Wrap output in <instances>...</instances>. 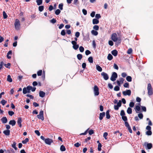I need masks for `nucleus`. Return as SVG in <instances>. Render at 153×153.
<instances>
[{
  "mask_svg": "<svg viewBox=\"0 0 153 153\" xmlns=\"http://www.w3.org/2000/svg\"><path fill=\"white\" fill-rule=\"evenodd\" d=\"M79 50L80 52H82L84 51V49L82 46H81L79 48Z\"/></svg>",
  "mask_w": 153,
  "mask_h": 153,
  "instance_id": "nucleus-53",
  "label": "nucleus"
},
{
  "mask_svg": "<svg viewBox=\"0 0 153 153\" xmlns=\"http://www.w3.org/2000/svg\"><path fill=\"white\" fill-rule=\"evenodd\" d=\"M88 133L90 135H92L94 133V130L92 129L90 130L89 131Z\"/></svg>",
  "mask_w": 153,
  "mask_h": 153,
  "instance_id": "nucleus-59",
  "label": "nucleus"
},
{
  "mask_svg": "<svg viewBox=\"0 0 153 153\" xmlns=\"http://www.w3.org/2000/svg\"><path fill=\"white\" fill-rule=\"evenodd\" d=\"M126 80L129 82H130L132 81V77L130 76H128L126 77Z\"/></svg>",
  "mask_w": 153,
  "mask_h": 153,
  "instance_id": "nucleus-33",
  "label": "nucleus"
},
{
  "mask_svg": "<svg viewBox=\"0 0 153 153\" xmlns=\"http://www.w3.org/2000/svg\"><path fill=\"white\" fill-rule=\"evenodd\" d=\"M110 111L109 110L107 111L106 114V118L108 119H109L110 118V116L109 114Z\"/></svg>",
  "mask_w": 153,
  "mask_h": 153,
  "instance_id": "nucleus-22",
  "label": "nucleus"
},
{
  "mask_svg": "<svg viewBox=\"0 0 153 153\" xmlns=\"http://www.w3.org/2000/svg\"><path fill=\"white\" fill-rule=\"evenodd\" d=\"M27 93H30V90L32 88L31 86L28 85V86H27Z\"/></svg>",
  "mask_w": 153,
  "mask_h": 153,
  "instance_id": "nucleus-27",
  "label": "nucleus"
},
{
  "mask_svg": "<svg viewBox=\"0 0 153 153\" xmlns=\"http://www.w3.org/2000/svg\"><path fill=\"white\" fill-rule=\"evenodd\" d=\"M96 18L97 19H99L101 18V16L100 14H97L95 15Z\"/></svg>",
  "mask_w": 153,
  "mask_h": 153,
  "instance_id": "nucleus-60",
  "label": "nucleus"
},
{
  "mask_svg": "<svg viewBox=\"0 0 153 153\" xmlns=\"http://www.w3.org/2000/svg\"><path fill=\"white\" fill-rule=\"evenodd\" d=\"M120 115L121 116H125V114L124 112V111L123 110H122L121 111Z\"/></svg>",
  "mask_w": 153,
  "mask_h": 153,
  "instance_id": "nucleus-51",
  "label": "nucleus"
},
{
  "mask_svg": "<svg viewBox=\"0 0 153 153\" xmlns=\"http://www.w3.org/2000/svg\"><path fill=\"white\" fill-rule=\"evenodd\" d=\"M93 29L96 30H97L99 29V27L97 25H95L93 27Z\"/></svg>",
  "mask_w": 153,
  "mask_h": 153,
  "instance_id": "nucleus-45",
  "label": "nucleus"
},
{
  "mask_svg": "<svg viewBox=\"0 0 153 153\" xmlns=\"http://www.w3.org/2000/svg\"><path fill=\"white\" fill-rule=\"evenodd\" d=\"M102 145L100 143H99L98 144V150L99 151H100L101 150V147Z\"/></svg>",
  "mask_w": 153,
  "mask_h": 153,
  "instance_id": "nucleus-46",
  "label": "nucleus"
},
{
  "mask_svg": "<svg viewBox=\"0 0 153 153\" xmlns=\"http://www.w3.org/2000/svg\"><path fill=\"white\" fill-rule=\"evenodd\" d=\"M7 101H5V100H2L1 101V103L3 105H4L6 103Z\"/></svg>",
  "mask_w": 153,
  "mask_h": 153,
  "instance_id": "nucleus-52",
  "label": "nucleus"
},
{
  "mask_svg": "<svg viewBox=\"0 0 153 153\" xmlns=\"http://www.w3.org/2000/svg\"><path fill=\"white\" fill-rule=\"evenodd\" d=\"M16 123V122L14 120H10L9 122V124L11 125L12 126H15Z\"/></svg>",
  "mask_w": 153,
  "mask_h": 153,
  "instance_id": "nucleus-19",
  "label": "nucleus"
},
{
  "mask_svg": "<svg viewBox=\"0 0 153 153\" xmlns=\"http://www.w3.org/2000/svg\"><path fill=\"white\" fill-rule=\"evenodd\" d=\"M3 18L4 19H7L8 17V16L7 15L6 13L4 11L3 12Z\"/></svg>",
  "mask_w": 153,
  "mask_h": 153,
  "instance_id": "nucleus-37",
  "label": "nucleus"
},
{
  "mask_svg": "<svg viewBox=\"0 0 153 153\" xmlns=\"http://www.w3.org/2000/svg\"><path fill=\"white\" fill-rule=\"evenodd\" d=\"M144 145L145 146H146L147 149H151L152 147V145L151 143H147L146 142H145Z\"/></svg>",
  "mask_w": 153,
  "mask_h": 153,
  "instance_id": "nucleus-11",
  "label": "nucleus"
},
{
  "mask_svg": "<svg viewBox=\"0 0 153 153\" xmlns=\"http://www.w3.org/2000/svg\"><path fill=\"white\" fill-rule=\"evenodd\" d=\"M114 90L116 91H118L120 90V88L118 86H116L114 87Z\"/></svg>",
  "mask_w": 153,
  "mask_h": 153,
  "instance_id": "nucleus-48",
  "label": "nucleus"
},
{
  "mask_svg": "<svg viewBox=\"0 0 153 153\" xmlns=\"http://www.w3.org/2000/svg\"><path fill=\"white\" fill-rule=\"evenodd\" d=\"M1 120L3 123H5L7 122V119L6 117H3L1 119Z\"/></svg>",
  "mask_w": 153,
  "mask_h": 153,
  "instance_id": "nucleus-15",
  "label": "nucleus"
},
{
  "mask_svg": "<svg viewBox=\"0 0 153 153\" xmlns=\"http://www.w3.org/2000/svg\"><path fill=\"white\" fill-rule=\"evenodd\" d=\"M22 119L21 117H19L17 121V123L19 126L21 128L22 127Z\"/></svg>",
  "mask_w": 153,
  "mask_h": 153,
  "instance_id": "nucleus-13",
  "label": "nucleus"
},
{
  "mask_svg": "<svg viewBox=\"0 0 153 153\" xmlns=\"http://www.w3.org/2000/svg\"><path fill=\"white\" fill-rule=\"evenodd\" d=\"M92 22L93 24H98L99 21L97 19H93Z\"/></svg>",
  "mask_w": 153,
  "mask_h": 153,
  "instance_id": "nucleus-20",
  "label": "nucleus"
},
{
  "mask_svg": "<svg viewBox=\"0 0 153 153\" xmlns=\"http://www.w3.org/2000/svg\"><path fill=\"white\" fill-rule=\"evenodd\" d=\"M81 145V144L77 142L74 144V146L76 147H78Z\"/></svg>",
  "mask_w": 153,
  "mask_h": 153,
  "instance_id": "nucleus-58",
  "label": "nucleus"
},
{
  "mask_svg": "<svg viewBox=\"0 0 153 153\" xmlns=\"http://www.w3.org/2000/svg\"><path fill=\"white\" fill-rule=\"evenodd\" d=\"M71 43L73 45V48L75 50L78 49L79 47V45L77 44V42L74 41H71Z\"/></svg>",
  "mask_w": 153,
  "mask_h": 153,
  "instance_id": "nucleus-7",
  "label": "nucleus"
},
{
  "mask_svg": "<svg viewBox=\"0 0 153 153\" xmlns=\"http://www.w3.org/2000/svg\"><path fill=\"white\" fill-rule=\"evenodd\" d=\"M27 87H26V88L24 87L23 89V94H25L27 93Z\"/></svg>",
  "mask_w": 153,
  "mask_h": 153,
  "instance_id": "nucleus-41",
  "label": "nucleus"
},
{
  "mask_svg": "<svg viewBox=\"0 0 153 153\" xmlns=\"http://www.w3.org/2000/svg\"><path fill=\"white\" fill-rule=\"evenodd\" d=\"M89 62L91 63L93 62V58L92 56L89 57L88 59Z\"/></svg>",
  "mask_w": 153,
  "mask_h": 153,
  "instance_id": "nucleus-35",
  "label": "nucleus"
},
{
  "mask_svg": "<svg viewBox=\"0 0 153 153\" xmlns=\"http://www.w3.org/2000/svg\"><path fill=\"white\" fill-rule=\"evenodd\" d=\"M14 25L15 29L17 30L19 29L20 27V24L19 20L18 19H16L14 23Z\"/></svg>",
  "mask_w": 153,
  "mask_h": 153,
  "instance_id": "nucleus-2",
  "label": "nucleus"
},
{
  "mask_svg": "<svg viewBox=\"0 0 153 153\" xmlns=\"http://www.w3.org/2000/svg\"><path fill=\"white\" fill-rule=\"evenodd\" d=\"M4 65L6 68H10V66L11 65V64L10 63H8L7 64H4Z\"/></svg>",
  "mask_w": 153,
  "mask_h": 153,
  "instance_id": "nucleus-42",
  "label": "nucleus"
},
{
  "mask_svg": "<svg viewBox=\"0 0 153 153\" xmlns=\"http://www.w3.org/2000/svg\"><path fill=\"white\" fill-rule=\"evenodd\" d=\"M134 105V103L133 102H130L129 104V106L130 107H133Z\"/></svg>",
  "mask_w": 153,
  "mask_h": 153,
  "instance_id": "nucleus-54",
  "label": "nucleus"
},
{
  "mask_svg": "<svg viewBox=\"0 0 153 153\" xmlns=\"http://www.w3.org/2000/svg\"><path fill=\"white\" fill-rule=\"evenodd\" d=\"M122 120L125 122L127 121L128 120L127 117L126 116H123L122 117Z\"/></svg>",
  "mask_w": 153,
  "mask_h": 153,
  "instance_id": "nucleus-39",
  "label": "nucleus"
},
{
  "mask_svg": "<svg viewBox=\"0 0 153 153\" xmlns=\"http://www.w3.org/2000/svg\"><path fill=\"white\" fill-rule=\"evenodd\" d=\"M94 91L95 96H98L99 95V89L97 86L95 85L94 86Z\"/></svg>",
  "mask_w": 153,
  "mask_h": 153,
  "instance_id": "nucleus-6",
  "label": "nucleus"
},
{
  "mask_svg": "<svg viewBox=\"0 0 153 153\" xmlns=\"http://www.w3.org/2000/svg\"><path fill=\"white\" fill-rule=\"evenodd\" d=\"M132 49L131 48H129L127 51V54H130L132 52Z\"/></svg>",
  "mask_w": 153,
  "mask_h": 153,
  "instance_id": "nucleus-34",
  "label": "nucleus"
},
{
  "mask_svg": "<svg viewBox=\"0 0 153 153\" xmlns=\"http://www.w3.org/2000/svg\"><path fill=\"white\" fill-rule=\"evenodd\" d=\"M7 80L8 82H12V79L11 78L10 75H8L7 76Z\"/></svg>",
  "mask_w": 153,
  "mask_h": 153,
  "instance_id": "nucleus-24",
  "label": "nucleus"
},
{
  "mask_svg": "<svg viewBox=\"0 0 153 153\" xmlns=\"http://www.w3.org/2000/svg\"><path fill=\"white\" fill-rule=\"evenodd\" d=\"M35 133L38 136H39L40 135V133L38 130H36L34 131Z\"/></svg>",
  "mask_w": 153,
  "mask_h": 153,
  "instance_id": "nucleus-62",
  "label": "nucleus"
},
{
  "mask_svg": "<svg viewBox=\"0 0 153 153\" xmlns=\"http://www.w3.org/2000/svg\"><path fill=\"white\" fill-rule=\"evenodd\" d=\"M61 11L59 9H57L56 10L55 12V13L56 15H58L60 13Z\"/></svg>",
  "mask_w": 153,
  "mask_h": 153,
  "instance_id": "nucleus-43",
  "label": "nucleus"
},
{
  "mask_svg": "<svg viewBox=\"0 0 153 153\" xmlns=\"http://www.w3.org/2000/svg\"><path fill=\"white\" fill-rule=\"evenodd\" d=\"M122 105V101L120 100H119L118 102L117 103V105L118 106L120 107Z\"/></svg>",
  "mask_w": 153,
  "mask_h": 153,
  "instance_id": "nucleus-63",
  "label": "nucleus"
},
{
  "mask_svg": "<svg viewBox=\"0 0 153 153\" xmlns=\"http://www.w3.org/2000/svg\"><path fill=\"white\" fill-rule=\"evenodd\" d=\"M39 96L41 97H43L45 96V93L42 91H40L39 92Z\"/></svg>",
  "mask_w": 153,
  "mask_h": 153,
  "instance_id": "nucleus-17",
  "label": "nucleus"
},
{
  "mask_svg": "<svg viewBox=\"0 0 153 153\" xmlns=\"http://www.w3.org/2000/svg\"><path fill=\"white\" fill-rule=\"evenodd\" d=\"M10 130H6L3 131L4 134L8 136L10 134Z\"/></svg>",
  "mask_w": 153,
  "mask_h": 153,
  "instance_id": "nucleus-18",
  "label": "nucleus"
},
{
  "mask_svg": "<svg viewBox=\"0 0 153 153\" xmlns=\"http://www.w3.org/2000/svg\"><path fill=\"white\" fill-rule=\"evenodd\" d=\"M50 21L51 23L53 24H54L56 22V20L55 19L53 18V19H51Z\"/></svg>",
  "mask_w": 153,
  "mask_h": 153,
  "instance_id": "nucleus-47",
  "label": "nucleus"
},
{
  "mask_svg": "<svg viewBox=\"0 0 153 153\" xmlns=\"http://www.w3.org/2000/svg\"><path fill=\"white\" fill-rule=\"evenodd\" d=\"M36 1L37 3V5L39 6L42 4V0H36Z\"/></svg>",
  "mask_w": 153,
  "mask_h": 153,
  "instance_id": "nucleus-28",
  "label": "nucleus"
},
{
  "mask_svg": "<svg viewBox=\"0 0 153 153\" xmlns=\"http://www.w3.org/2000/svg\"><path fill=\"white\" fill-rule=\"evenodd\" d=\"M127 112L129 114H131L132 113L131 108L130 107L128 108L127 110Z\"/></svg>",
  "mask_w": 153,
  "mask_h": 153,
  "instance_id": "nucleus-25",
  "label": "nucleus"
},
{
  "mask_svg": "<svg viewBox=\"0 0 153 153\" xmlns=\"http://www.w3.org/2000/svg\"><path fill=\"white\" fill-rule=\"evenodd\" d=\"M111 40L114 42H118L119 43L121 42V39L120 37H118L116 33H114L111 35Z\"/></svg>",
  "mask_w": 153,
  "mask_h": 153,
  "instance_id": "nucleus-1",
  "label": "nucleus"
},
{
  "mask_svg": "<svg viewBox=\"0 0 153 153\" xmlns=\"http://www.w3.org/2000/svg\"><path fill=\"white\" fill-rule=\"evenodd\" d=\"M146 134L148 135H151L152 134V132L151 131H148L146 132Z\"/></svg>",
  "mask_w": 153,
  "mask_h": 153,
  "instance_id": "nucleus-44",
  "label": "nucleus"
},
{
  "mask_svg": "<svg viewBox=\"0 0 153 153\" xmlns=\"http://www.w3.org/2000/svg\"><path fill=\"white\" fill-rule=\"evenodd\" d=\"M101 75L103 77V78L105 80H107L109 78L108 74L105 72H102L101 73Z\"/></svg>",
  "mask_w": 153,
  "mask_h": 153,
  "instance_id": "nucleus-8",
  "label": "nucleus"
},
{
  "mask_svg": "<svg viewBox=\"0 0 153 153\" xmlns=\"http://www.w3.org/2000/svg\"><path fill=\"white\" fill-rule=\"evenodd\" d=\"M29 140L28 138H26L24 140H22V142L23 144H25L29 142Z\"/></svg>",
  "mask_w": 153,
  "mask_h": 153,
  "instance_id": "nucleus-38",
  "label": "nucleus"
},
{
  "mask_svg": "<svg viewBox=\"0 0 153 153\" xmlns=\"http://www.w3.org/2000/svg\"><path fill=\"white\" fill-rule=\"evenodd\" d=\"M96 67L97 70L100 72H101L102 71V68L98 65H96Z\"/></svg>",
  "mask_w": 153,
  "mask_h": 153,
  "instance_id": "nucleus-21",
  "label": "nucleus"
},
{
  "mask_svg": "<svg viewBox=\"0 0 153 153\" xmlns=\"http://www.w3.org/2000/svg\"><path fill=\"white\" fill-rule=\"evenodd\" d=\"M77 57L78 60H80L82 58V56L81 54H78L77 55Z\"/></svg>",
  "mask_w": 153,
  "mask_h": 153,
  "instance_id": "nucleus-32",
  "label": "nucleus"
},
{
  "mask_svg": "<svg viewBox=\"0 0 153 153\" xmlns=\"http://www.w3.org/2000/svg\"><path fill=\"white\" fill-rule=\"evenodd\" d=\"M91 53V52L89 50H86L85 51V54L86 55H88Z\"/></svg>",
  "mask_w": 153,
  "mask_h": 153,
  "instance_id": "nucleus-56",
  "label": "nucleus"
},
{
  "mask_svg": "<svg viewBox=\"0 0 153 153\" xmlns=\"http://www.w3.org/2000/svg\"><path fill=\"white\" fill-rule=\"evenodd\" d=\"M123 86L125 88H129V84L128 82H126L124 84Z\"/></svg>",
  "mask_w": 153,
  "mask_h": 153,
  "instance_id": "nucleus-40",
  "label": "nucleus"
},
{
  "mask_svg": "<svg viewBox=\"0 0 153 153\" xmlns=\"http://www.w3.org/2000/svg\"><path fill=\"white\" fill-rule=\"evenodd\" d=\"M16 143L15 142H13V144L12 145V146L13 147L15 150H16L17 149V148L16 147Z\"/></svg>",
  "mask_w": 153,
  "mask_h": 153,
  "instance_id": "nucleus-31",
  "label": "nucleus"
},
{
  "mask_svg": "<svg viewBox=\"0 0 153 153\" xmlns=\"http://www.w3.org/2000/svg\"><path fill=\"white\" fill-rule=\"evenodd\" d=\"M135 110L136 112L137 113H138V112L137 111H140V107L139 105H136L135 106Z\"/></svg>",
  "mask_w": 153,
  "mask_h": 153,
  "instance_id": "nucleus-23",
  "label": "nucleus"
},
{
  "mask_svg": "<svg viewBox=\"0 0 153 153\" xmlns=\"http://www.w3.org/2000/svg\"><path fill=\"white\" fill-rule=\"evenodd\" d=\"M108 135V134L106 132H105L103 134V137H104L105 140L107 139V138L106 137Z\"/></svg>",
  "mask_w": 153,
  "mask_h": 153,
  "instance_id": "nucleus-50",
  "label": "nucleus"
},
{
  "mask_svg": "<svg viewBox=\"0 0 153 153\" xmlns=\"http://www.w3.org/2000/svg\"><path fill=\"white\" fill-rule=\"evenodd\" d=\"M117 77V75L116 73L113 72L111 77L110 79L112 81H115Z\"/></svg>",
  "mask_w": 153,
  "mask_h": 153,
  "instance_id": "nucleus-5",
  "label": "nucleus"
},
{
  "mask_svg": "<svg viewBox=\"0 0 153 153\" xmlns=\"http://www.w3.org/2000/svg\"><path fill=\"white\" fill-rule=\"evenodd\" d=\"M63 4L62 3L59 4V8L61 10L63 9Z\"/></svg>",
  "mask_w": 153,
  "mask_h": 153,
  "instance_id": "nucleus-57",
  "label": "nucleus"
},
{
  "mask_svg": "<svg viewBox=\"0 0 153 153\" xmlns=\"http://www.w3.org/2000/svg\"><path fill=\"white\" fill-rule=\"evenodd\" d=\"M111 53L114 56H116L118 54V52L117 50H114L111 51Z\"/></svg>",
  "mask_w": 153,
  "mask_h": 153,
  "instance_id": "nucleus-16",
  "label": "nucleus"
},
{
  "mask_svg": "<svg viewBox=\"0 0 153 153\" xmlns=\"http://www.w3.org/2000/svg\"><path fill=\"white\" fill-rule=\"evenodd\" d=\"M113 57L110 53L108 54L107 56V59L108 60H111L113 59Z\"/></svg>",
  "mask_w": 153,
  "mask_h": 153,
  "instance_id": "nucleus-26",
  "label": "nucleus"
},
{
  "mask_svg": "<svg viewBox=\"0 0 153 153\" xmlns=\"http://www.w3.org/2000/svg\"><path fill=\"white\" fill-rule=\"evenodd\" d=\"M147 90L148 91V94L149 95H151L153 94V91L152 87L150 83H149L148 84Z\"/></svg>",
  "mask_w": 153,
  "mask_h": 153,
  "instance_id": "nucleus-3",
  "label": "nucleus"
},
{
  "mask_svg": "<svg viewBox=\"0 0 153 153\" xmlns=\"http://www.w3.org/2000/svg\"><path fill=\"white\" fill-rule=\"evenodd\" d=\"M131 91L130 90H126V91L123 92V94L124 96H126L127 95L129 96L131 95Z\"/></svg>",
  "mask_w": 153,
  "mask_h": 153,
  "instance_id": "nucleus-9",
  "label": "nucleus"
},
{
  "mask_svg": "<svg viewBox=\"0 0 153 153\" xmlns=\"http://www.w3.org/2000/svg\"><path fill=\"white\" fill-rule=\"evenodd\" d=\"M60 150L61 151H65L66 150L65 146L63 145H61L60 146Z\"/></svg>",
  "mask_w": 153,
  "mask_h": 153,
  "instance_id": "nucleus-30",
  "label": "nucleus"
},
{
  "mask_svg": "<svg viewBox=\"0 0 153 153\" xmlns=\"http://www.w3.org/2000/svg\"><path fill=\"white\" fill-rule=\"evenodd\" d=\"M105 115V112H102V113H100V116H99V119L100 120H102L103 117Z\"/></svg>",
  "mask_w": 153,
  "mask_h": 153,
  "instance_id": "nucleus-14",
  "label": "nucleus"
},
{
  "mask_svg": "<svg viewBox=\"0 0 153 153\" xmlns=\"http://www.w3.org/2000/svg\"><path fill=\"white\" fill-rule=\"evenodd\" d=\"M8 113L9 115L10 116H12L14 114V113L13 111H8Z\"/></svg>",
  "mask_w": 153,
  "mask_h": 153,
  "instance_id": "nucleus-61",
  "label": "nucleus"
},
{
  "mask_svg": "<svg viewBox=\"0 0 153 153\" xmlns=\"http://www.w3.org/2000/svg\"><path fill=\"white\" fill-rule=\"evenodd\" d=\"M37 117L38 119H41L42 121L43 120H44L43 111L42 110L40 111L39 114L37 115Z\"/></svg>",
  "mask_w": 153,
  "mask_h": 153,
  "instance_id": "nucleus-4",
  "label": "nucleus"
},
{
  "mask_svg": "<svg viewBox=\"0 0 153 153\" xmlns=\"http://www.w3.org/2000/svg\"><path fill=\"white\" fill-rule=\"evenodd\" d=\"M42 70H39L37 72L38 76H40L42 75Z\"/></svg>",
  "mask_w": 153,
  "mask_h": 153,
  "instance_id": "nucleus-49",
  "label": "nucleus"
},
{
  "mask_svg": "<svg viewBox=\"0 0 153 153\" xmlns=\"http://www.w3.org/2000/svg\"><path fill=\"white\" fill-rule=\"evenodd\" d=\"M124 79L122 78H119V81L117 80V82L118 85L120 86L121 83L122 84L123 82Z\"/></svg>",
  "mask_w": 153,
  "mask_h": 153,
  "instance_id": "nucleus-12",
  "label": "nucleus"
},
{
  "mask_svg": "<svg viewBox=\"0 0 153 153\" xmlns=\"http://www.w3.org/2000/svg\"><path fill=\"white\" fill-rule=\"evenodd\" d=\"M108 44L110 45L111 46H112L113 45L114 43L112 41L109 40L108 41Z\"/></svg>",
  "mask_w": 153,
  "mask_h": 153,
  "instance_id": "nucleus-64",
  "label": "nucleus"
},
{
  "mask_svg": "<svg viewBox=\"0 0 153 153\" xmlns=\"http://www.w3.org/2000/svg\"><path fill=\"white\" fill-rule=\"evenodd\" d=\"M45 142L46 144L50 145L51 143L53 142V141L52 139L48 138L45 139Z\"/></svg>",
  "mask_w": 153,
  "mask_h": 153,
  "instance_id": "nucleus-10",
  "label": "nucleus"
},
{
  "mask_svg": "<svg viewBox=\"0 0 153 153\" xmlns=\"http://www.w3.org/2000/svg\"><path fill=\"white\" fill-rule=\"evenodd\" d=\"M91 33L92 34H93L95 36H97L98 34V32L97 31H95L94 30H92L91 31Z\"/></svg>",
  "mask_w": 153,
  "mask_h": 153,
  "instance_id": "nucleus-29",
  "label": "nucleus"
},
{
  "mask_svg": "<svg viewBox=\"0 0 153 153\" xmlns=\"http://www.w3.org/2000/svg\"><path fill=\"white\" fill-rule=\"evenodd\" d=\"M44 7L43 6H39L38 8L39 11L40 12L44 10Z\"/></svg>",
  "mask_w": 153,
  "mask_h": 153,
  "instance_id": "nucleus-36",
  "label": "nucleus"
},
{
  "mask_svg": "<svg viewBox=\"0 0 153 153\" xmlns=\"http://www.w3.org/2000/svg\"><path fill=\"white\" fill-rule=\"evenodd\" d=\"M138 117L140 119H142L143 117V115L142 113H139L138 114Z\"/></svg>",
  "mask_w": 153,
  "mask_h": 153,
  "instance_id": "nucleus-55",
  "label": "nucleus"
}]
</instances>
